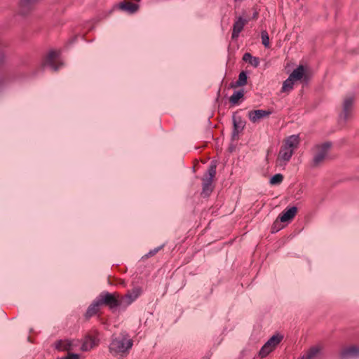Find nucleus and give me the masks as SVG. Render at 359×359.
Segmentation results:
<instances>
[{
  "label": "nucleus",
  "mask_w": 359,
  "mask_h": 359,
  "mask_svg": "<svg viewBox=\"0 0 359 359\" xmlns=\"http://www.w3.org/2000/svg\"><path fill=\"white\" fill-rule=\"evenodd\" d=\"M133 346V340L126 332H121L114 337L109 345V350L114 356L124 357L127 355Z\"/></svg>",
  "instance_id": "obj_1"
},
{
  "label": "nucleus",
  "mask_w": 359,
  "mask_h": 359,
  "mask_svg": "<svg viewBox=\"0 0 359 359\" xmlns=\"http://www.w3.org/2000/svg\"><path fill=\"white\" fill-rule=\"evenodd\" d=\"M299 144V137L297 135H292L287 137L283 142L280 149L277 163L279 165H285L290 160L294 150Z\"/></svg>",
  "instance_id": "obj_2"
},
{
  "label": "nucleus",
  "mask_w": 359,
  "mask_h": 359,
  "mask_svg": "<svg viewBox=\"0 0 359 359\" xmlns=\"http://www.w3.org/2000/svg\"><path fill=\"white\" fill-rule=\"evenodd\" d=\"M331 144L325 142L316 145L313 148V157L311 163L312 167H318L321 165L328 156Z\"/></svg>",
  "instance_id": "obj_3"
},
{
  "label": "nucleus",
  "mask_w": 359,
  "mask_h": 359,
  "mask_svg": "<svg viewBox=\"0 0 359 359\" xmlns=\"http://www.w3.org/2000/svg\"><path fill=\"white\" fill-rule=\"evenodd\" d=\"M216 163L212 162L210 165L207 173H205L202 179L203 180V191L201 194L203 196H208L212 191L213 187L212 185V180L216 175Z\"/></svg>",
  "instance_id": "obj_4"
},
{
  "label": "nucleus",
  "mask_w": 359,
  "mask_h": 359,
  "mask_svg": "<svg viewBox=\"0 0 359 359\" xmlns=\"http://www.w3.org/2000/svg\"><path fill=\"white\" fill-rule=\"evenodd\" d=\"M354 103V97L347 95L344 97L342 104V111L339 115L340 123L345 124L353 116V109Z\"/></svg>",
  "instance_id": "obj_5"
},
{
  "label": "nucleus",
  "mask_w": 359,
  "mask_h": 359,
  "mask_svg": "<svg viewBox=\"0 0 359 359\" xmlns=\"http://www.w3.org/2000/svg\"><path fill=\"white\" fill-rule=\"evenodd\" d=\"M97 298L101 305H107L110 309H114L117 306L121 307L120 296L118 293L111 294L107 292H102Z\"/></svg>",
  "instance_id": "obj_6"
},
{
  "label": "nucleus",
  "mask_w": 359,
  "mask_h": 359,
  "mask_svg": "<svg viewBox=\"0 0 359 359\" xmlns=\"http://www.w3.org/2000/svg\"><path fill=\"white\" fill-rule=\"evenodd\" d=\"M283 336L277 334L273 335L262 347L259 352V355L263 358L271 353L283 339Z\"/></svg>",
  "instance_id": "obj_7"
},
{
  "label": "nucleus",
  "mask_w": 359,
  "mask_h": 359,
  "mask_svg": "<svg viewBox=\"0 0 359 359\" xmlns=\"http://www.w3.org/2000/svg\"><path fill=\"white\" fill-rule=\"evenodd\" d=\"M81 346L78 339H61L55 343V347L58 351H79Z\"/></svg>",
  "instance_id": "obj_8"
},
{
  "label": "nucleus",
  "mask_w": 359,
  "mask_h": 359,
  "mask_svg": "<svg viewBox=\"0 0 359 359\" xmlns=\"http://www.w3.org/2000/svg\"><path fill=\"white\" fill-rule=\"evenodd\" d=\"M43 66L50 67L53 70L57 71L63 63L60 60V52L51 50L46 57L43 62Z\"/></svg>",
  "instance_id": "obj_9"
},
{
  "label": "nucleus",
  "mask_w": 359,
  "mask_h": 359,
  "mask_svg": "<svg viewBox=\"0 0 359 359\" xmlns=\"http://www.w3.org/2000/svg\"><path fill=\"white\" fill-rule=\"evenodd\" d=\"M297 208L296 207H292L289 209L284 210L278 217L277 220L273 223V232L278 231L280 228L276 227L279 222H287L291 220L296 215Z\"/></svg>",
  "instance_id": "obj_10"
},
{
  "label": "nucleus",
  "mask_w": 359,
  "mask_h": 359,
  "mask_svg": "<svg viewBox=\"0 0 359 359\" xmlns=\"http://www.w3.org/2000/svg\"><path fill=\"white\" fill-rule=\"evenodd\" d=\"M142 293L140 287H135L125 296L120 297L121 307L126 308L130 305Z\"/></svg>",
  "instance_id": "obj_11"
},
{
  "label": "nucleus",
  "mask_w": 359,
  "mask_h": 359,
  "mask_svg": "<svg viewBox=\"0 0 359 359\" xmlns=\"http://www.w3.org/2000/svg\"><path fill=\"white\" fill-rule=\"evenodd\" d=\"M271 112L268 110L257 109L252 110L248 112V118L252 123H258L262 118L268 117Z\"/></svg>",
  "instance_id": "obj_12"
},
{
  "label": "nucleus",
  "mask_w": 359,
  "mask_h": 359,
  "mask_svg": "<svg viewBox=\"0 0 359 359\" xmlns=\"http://www.w3.org/2000/svg\"><path fill=\"white\" fill-rule=\"evenodd\" d=\"M81 344L80 351H88L98 345V341L95 337L86 335Z\"/></svg>",
  "instance_id": "obj_13"
},
{
  "label": "nucleus",
  "mask_w": 359,
  "mask_h": 359,
  "mask_svg": "<svg viewBox=\"0 0 359 359\" xmlns=\"http://www.w3.org/2000/svg\"><path fill=\"white\" fill-rule=\"evenodd\" d=\"M248 22V20L243 18L242 17L236 18L233 25L231 34L232 39H236L238 37L239 34L242 32Z\"/></svg>",
  "instance_id": "obj_14"
},
{
  "label": "nucleus",
  "mask_w": 359,
  "mask_h": 359,
  "mask_svg": "<svg viewBox=\"0 0 359 359\" xmlns=\"http://www.w3.org/2000/svg\"><path fill=\"white\" fill-rule=\"evenodd\" d=\"M340 357L341 359L356 358L359 357V348L355 346L344 348L340 353Z\"/></svg>",
  "instance_id": "obj_15"
},
{
  "label": "nucleus",
  "mask_w": 359,
  "mask_h": 359,
  "mask_svg": "<svg viewBox=\"0 0 359 359\" xmlns=\"http://www.w3.org/2000/svg\"><path fill=\"white\" fill-rule=\"evenodd\" d=\"M289 77L294 82L306 79V68L303 65H299L290 74Z\"/></svg>",
  "instance_id": "obj_16"
},
{
  "label": "nucleus",
  "mask_w": 359,
  "mask_h": 359,
  "mask_svg": "<svg viewBox=\"0 0 359 359\" xmlns=\"http://www.w3.org/2000/svg\"><path fill=\"white\" fill-rule=\"evenodd\" d=\"M233 137L237 136L240 132L243 130L245 127V122L241 119V117L234 116L233 118Z\"/></svg>",
  "instance_id": "obj_17"
},
{
  "label": "nucleus",
  "mask_w": 359,
  "mask_h": 359,
  "mask_svg": "<svg viewBox=\"0 0 359 359\" xmlns=\"http://www.w3.org/2000/svg\"><path fill=\"white\" fill-rule=\"evenodd\" d=\"M320 351L321 348L319 346H313L301 359H317L320 354Z\"/></svg>",
  "instance_id": "obj_18"
},
{
  "label": "nucleus",
  "mask_w": 359,
  "mask_h": 359,
  "mask_svg": "<svg viewBox=\"0 0 359 359\" xmlns=\"http://www.w3.org/2000/svg\"><path fill=\"white\" fill-rule=\"evenodd\" d=\"M101 306V304L98 299V298H97L90 306L87 309V311H86V316L87 317H91L94 315H95L98 311H99V307Z\"/></svg>",
  "instance_id": "obj_19"
},
{
  "label": "nucleus",
  "mask_w": 359,
  "mask_h": 359,
  "mask_svg": "<svg viewBox=\"0 0 359 359\" xmlns=\"http://www.w3.org/2000/svg\"><path fill=\"white\" fill-rule=\"evenodd\" d=\"M243 60L250 64L254 67H257L259 65V59L252 56L250 53H246L243 56Z\"/></svg>",
  "instance_id": "obj_20"
},
{
  "label": "nucleus",
  "mask_w": 359,
  "mask_h": 359,
  "mask_svg": "<svg viewBox=\"0 0 359 359\" xmlns=\"http://www.w3.org/2000/svg\"><path fill=\"white\" fill-rule=\"evenodd\" d=\"M120 8L130 13H134L138 10L139 6L138 5L131 2H125L120 4Z\"/></svg>",
  "instance_id": "obj_21"
},
{
  "label": "nucleus",
  "mask_w": 359,
  "mask_h": 359,
  "mask_svg": "<svg viewBox=\"0 0 359 359\" xmlns=\"http://www.w3.org/2000/svg\"><path fill=\"white\" fill-rule=\"evenodd\" d=\"M294 81H292L290 77H288L283 83L281 91L283 93H289L290 92L294 87Z\"/></svg>",
  "instance_id": "obj_22"
},
{
  "label": "nucleus",
  "mask_w": 359,
  "mask_h": 359,
  "mask_svg": "<svg viewBox=\"0 0 359 359\" xmlns=\"http://www.w3.org/2000/svg\"><path fill=\"white\" fill-rule=\"evenodd\" d=\"M243 90L235 91L229 97V102L233 104H236L238 102L239 100L243 97Z\"/></svg>",
  "instance_id": "obj_23"
},
{
  "label": "nucleus",
  "mask_w": 359,
  "mask_h": 359,
  "mask_svg": "<svg viewBox=\"0 0 359 359\" xmlns=\"http://www.w3.org/2000/svg\"><path fill=\"white\" fill-rule=\"evenodd\" d=\"M37 0H21L20 6L23 11H28Z\"/></svg>",
  "instance_id": "obj_24"
},
{
  "label": "nucleus",
  "mask_w": 359,
  "mask_h": 359,
  "mask_svg": "<svg viewBox=\"0 0 359 359\" xmlns=\"http://www.w3.org/2000/svg\"><path fill=\"white\" fill-rule=\"evenodd\" d=\"M262 42V44L266 47L270 46L269 36L268 32L266 30H263L261 32Z\"/></svg>",
  "instance_id": "obj_25"
},
{
  "label": "nucleus",
  "mask_w": 359,
  "mask_h": 359,
  "mask_svg": "<svg viewBox=\"0 0 359 359\" xmlns=\"http://www.w3.org/2000/svg\"><path fill=\"white\" fill-rule=\"evenodd\" d=\"M247 83V75L245 72H242L239 74L238 79L236 81L237 86H245Z\"/></svg>",
  "instance_id": "obj_26"
},
{
  "label": "nucleus",
  "mask_w": 359,
  "mask_h": 359,
  "mask_svg": "<svg viewBox=\"0 0 359 359\" xmlns=\"http://www.w3.org/2000/svg\"><path fill=\"white\" fill-rule=\"evenodd\" d=\"M283 176L281 174H276L270 179V184L275 185L282 182Z\"/></svg>",
  "instance_id": "obj_27"
},
{
  "label": "nucleus",
  "mask_w": 359,
  "mask_h": 359,
  "mask_svg": "<svg viewBox=\"0 0 359 359\" xmlns=\"http://www.w3.org/2000/svg\"><path fill=\"white\" fill-rule=\"evenodd\" d=\"M161 248L162 247H158L154 249L153 250H151L146 256L148 257L154 255L156 252H158L160 250Z\"/></svg>",
  "instance_id": "obj_28"
}]
</instances>
